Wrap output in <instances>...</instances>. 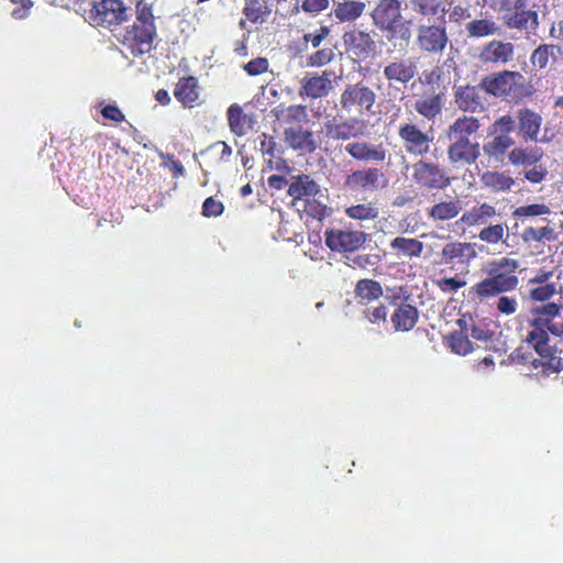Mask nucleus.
<instances>
[{
	"mask_svg": "<svg viewBox=\"0 0 563 563\" xmlns=\"http://www.w3.org/2000/svg\"><path fill=\"white\" fill-rule=\"evenodd\" d=\"M519 307L518 300L516 297L511 296H503L499 295L497 301H496V310L500 314L505 316H512L517 312Z\"/></svg>",
	"mask_w": 563,
	"mask_h": 563,
	"instance_id": "603ef678",
	"label": "nucleus"
},
{
	"mask_svg": "<svg viewBox=\"0 0 563 563\" xmlns=\"http://www.w3.org/2000/svg\"><path fill=\"white\" fill-rule=\"evenodd\" d=\"M514 49L509 42L492 41L483 48L481 58L485 63L506 64L512 58Z\"/></svg>",
	"mask_w": 563,
	"mask_h": 563,
	"instance_id": "2f4dec72",
	"label": "nucleus"
},
{
	"mask_svg": "<svg viewBox=\"0 0 563 563\" xmlns=\"http://www.w3.org/2000/svg\"><path fill=\"white\" fill-rule=\"evenodd\" d=\"M543 157V150L538 146H516L508 153V161L512 166H531Z\"/></svg>",
	"mask_w": 563,
	"mask_h": 563,
	"instance_id": "f704fd0d",
	"label": "nucleus"
},
{
	"mask_svg": "<svg viewBox=\"0 0 563 563\" xmlns=\"http://www.w3.org/2000/svg\"><path fill=\"white\" fill-rule=\"evenodd\" d=\"M496 216V207L488 202H483L466 210L456 221V224L467 228L486 225Z\"/></svg>",
	"mask_w": 563,
	"mask_h": 563,
	"instance_id": "b1692460",
	"label": "nucleus"
},
{
	"mask_svg": "<svg viewBox=\"0 0 563 563\" xmlns=\"http://www.w3.org/2000/svg\"><path fill=\"white\" fill-rule=\"evenodd\" d=\"M548 278V274H542L541 276H537L532 279H530V284L537 286H533L529 290V296L531 300L534 301H545L550 299L555 292V286L554 284H544V280Z\"/></svg>",
	"mask_w": 563,
	"mask_h": 563,
	"instance_id": "79ce46f5",
	"label": "nucleus"
},
{
	"mask_svg": "<svg viewBox=\"0 0 563 563\" xmlns=\"http://www.w3.org/2000/svg\"><path fill=\"white\" fill-rule=\"evenodd\" d=\"M454 102L456 107L463 112L474 113L484 110L482 89L478 86H455Z\"/></svg>",
	"mask_w": 563,
	"mask_h": 563,
	"instance_id": "aec40b11",
	"label": "nucleus"
},
{
	"mask_svg": "<svg viewBox=\"0 0 563 563\" xmlns=\"http://www.w3.org/2000/svg\"><path fill=\"white\" fill-rule=\"evenodd\" d=\"M558 47L553 44H541L531 54L530 62L534 67L545 68L550 57L554 56Z\"/></svg>",
	"mask_w": 563,
	"mask_h": 563,
	"instance_id": "09e8293b",
	"label": "nucleus"
},
{
	"mask_svg": "<svg viewBox=\"0 0 563 563\" xmlns=\"http://www.w3.org/2000/svg\"><path fill=\"white\" fill-rule=\"evenodd\" d=\"M412 11L420 16H437L446 12L442 0H411Z\"/></svg>",
	"mask_w": 563,
	"mask_h": 563,
	"instance_id": "37998d69",
	"label": "nucleus"
},
{
	"mask_svg": "<svg viewBox=\"0 0 563 563\" xmlns=\"http://www.w3.org/2000/svg\"><path fill=\"white\" fill-rule=\"evenodd\" d=\"M466 285L464 279L457 277H444L437 282V286L443 292H455Z\"/></svg>",
	"mask_w": 563,
	"mask_h": 563,
	"instance_id": "052dcab7",
	"label": "nucleus"
},
{
	"mask_svg": "<svg viewBox=\"0 0 563 563\" xmlns=\"http://www.w3.org/2000/svg\"><path fill=\"white\" fill-rule=\"evenodd\" d=\"M223 211V203L213 197H208L202 203L201 214L206 218L219 217Z\"/></svg>",
	"mask_w": 563,
	"mask_h": 563,
	"instance_id": "864d4df0",
	"label": "nucleus"
},
{
	"mask_svg": "<svg viewBox=\"0 0 563 563\" xmlns=\"http://www.w3.org/2000/svg\"><path fill=\"white\" fill-rule=\"evenodd\" d=\"M302 212L312 219L321 221L327 214V206L312 198H307L303 200V209Z\"/></svg>",
	"mask_w": 563,
	"mask_h": 563,
	"instance_id": "8fccbe9b",
	"label": "nucleus"
},
{
	"mask_svg": "<svg viewBox=\"0 0 563 563\" xmlns=\"http://www.w3.org/2000/svg\"><path fill=\"white\" fill-rule=\"evenodd\" d=\"M507 236V225L505 223L488 224L478 233V239L489 245H496L499 242H505Z\"/></svg>",
	"mask_w": 563,
	"mask_h": 563,
	"instance_id": "c03bdc74",
	"label": "nucleus"
},
{
	"mask_svg": "<svg viewBox=\"0 0 563 563\" xmlns=\"http://www.w3.org/2000/svg\"><path fill=\"white\" fill-rule=\"evenodd\" d=\"M479 179L482 186L493 192L509 191L515 185V179L505 172L487 170L481 175Z\"/></svg>",
	"mask_w": 563,
	"mask_h": 563,
	"instance_id": "4c0bfd02",
	"label": "nucleus"
},
{
	"mask_svg": "<svg viewBox=\"0 0 563 563\" xmlns=\"http://www.w3.org/2000/svg\"><path fill=\"white\" fill-rule=\"evenodd\" d=\"M90 4L89 9L82 5L79 12H82L86 21L92 26L111 29L129 19V8L123 0H98L91 1Z\"/></svg>",
	"mask_w": 563,
	"mask_h": 563,
	"instance_id": "423d86ee",
	"label": "nucleus"
},
{
	"mask_svg": "<svg viewBox=\"0 0 563 563\" xmlns=\"http://www.w3.org/2000/svg\"><path fill=\"white\" fill-rule=\"evenodd\" d=\"M462 211V202L457 198L442 200L434 203L427 212L433 221H449L456 218Z\"/></svg>",
	"mask_w": 563,
	"mask_h": 563,
	"instance_id": "c9c22d12",
	"label": "nucleus"
},
{
	"mask_svg": "<svg viewBox=\"0 0 563 563\" xmlns=\"http://www.w3.org/2000/svg\"><path fill=\"white\" fill-rule=\"evenodd\" d=\"M563 371V357L556 356V357H550L549 361L544 364V366L541 368V372L550 376L554 373H560Z\"/></svg>",
	"mask_w": 563,
	"mask_h": 563,
	"instance_id": "774afa93",
	"label": "nucleus"
},
{
	"mask_svg": "<svg viewBox=\"0 0 563 563\" xmlns=\"http://www.w3.org/2000/svg\"><path fill=\"white\" fill-rule=\"evenodd\" d=\"M471 18L470 8L463 7L462 4H451V9L449 11V20L452 23L461 24L462 21Z\"/></svg>",
	"mask_w": 563,
	"mask_h": 563,
	"instance_id": "69168bd1",
	"label": "nucleus"
},
{
	"mask_svg": "<svg viewBox=\"0 0 563 563\" xmlns=\"http://www.w3.org/2000/svg\"><path fill=\"white\" fill-rule=\"evenodd\" d=\"M551 209L545 203H530L517 207L512 211V217L518 220L531 219L537 217L549 216Z\"/></svg>",
	"mask_w": 563,
	"mask_h": 563,
	"instance_id": "a18cd8bd",
	"label": "nucleus"
},
{
	"mask_svg": "<svg viewBox=\"0 0 563 563\" xmlns=\"http://www.w3.org/2000/svg\"><path fill=\"white\" fill-rule=\"evenodd\" d=\"M345 152L357 162L382 163L386 159L387 150L383 144H372L364 141H354L347 143Z\"/></svg>",
	"mask_w": 563,
	"mask_h": 563,
	"instance_id": "6ab92c4d",
	"label": "nucleus"
},
{
	"mask_svg": "<svg viewBox=\"0 0 563 563\" xmlns=\"http://www.w3.org/2000/svg\"><path fill=\"white\" fill-rule=\"evenodd\" d=\"M268 60L265 57H256L244 65V70L250 76H258L268 69Z\"/></svg>",
	"mask_w": 563,
	"mask_h": 563,
	"instance_id": "bf43d9fd",
	"label": "nucleus"
},
{
	"mask_svg": "<svg viewBox=\"0 0 563 563\" xmlns=\"http://www.w3.org/2000/svg\"><path fill=\"white\" fill-rule=\"evenodd\" d=\"M481 122L473 115L456 118L445 130V136L450 142L472 141L471 136L477 134Z\"/></svg>",
	"mask_w": 563,
	"mask_h": 563,
	"instance_id": "412c9836",
	"label": "nucleus"
},
{
	"mask_svg": "<svg viewBox=\"0 0 563 563\" xmlns=\"http://www.w3.org/2000/svg\"><path fill=\"white\" fill-rule=\"evenodd\" d=\"M515 144L510 135L497 134L483 145V152L489 159L503 162L505 154Z\"/></svg>",
	"mask_w": 563,
	"mask_h": 563,
	"instance_id": "58836bf2",
	"label": "nucleus"
},
{
	"mask_svg": "<svg viewBox=\"0 0 563 563\" xmlns=\"http://www.w3.org/2000/svg\"><path fill=\"white\" fill-rule=\"evenodd\" d=\"M330 34V29L325 25L320 26L314 33H306L303 35V42L311 43L313 48L320 46L323 40Z\"/></svg>",
	"mask_w": 563,
	"mask_h": 563,
	"instance_id": "0e129e2a",
	"label": "nucleus"
},
{
	"mask_svg": "<svg viewBox=\"0 0 563 563\" xmlns=\"http://www.w3.org/2000/svg\"><path fill=\"white\" fill-rule=\"evenodd\" d=\"M376 92L365 82L347 84L339 97L338 110L345 115L374 114Z\"/></svg>",
	"mask_w": 563,
	"mask_h": 563,
	"instance_id": "39448f33",
	"label": "nucleus"
},
{
	"mask_svg": "<svg viewBox=\"0 0 563 563\" xmlns=\"http://www.w3.org/2000/svg\"><path fill=\"white\" fill-rule=\"evenodd\" d=\"M518 268L519 261L516 258L501 257L492 261L486 269L487 276L470 287V298L482 303L490 298L516 290L519 285Z\"/></svg>",
	"mask_w": 563,
	"mask_h": 563,
	"instance_id": "f257e3e1",
	"label": "nucleus"
},
{
	"mask_svg": "<svg viewBox=\"0 0 563 563\" xmlns=\"http://www.w3.org/2000/svg\"><path fill=\"white\" fill-rule=\"evenodd\" d=\"M416 112L428 121H433L443 109V93L432 92L416 99L413 103Z\"/></svg>",
	"mask_w": 563,
	"mask_h": 563,
	"instance_id": "c756f323",
	"label": "nucleus"
},
{
	"mask_svg": "<svg viewBox=\"0 0 563 563\" xmlns=\"http://www.w3.org/2000/svg\"><path fill=\"white\" fill-rule=\"evenodd\" d=\"M101 114L104 119L113 121L115 123H121L125 120L123 112L120 110L118 106L114 104H106L101 109Z\"/></svg>",
	"mask_w": 563,
	"mask_h": 563,
	"instance_id": "338daca9",
	"label": "nucleus"
},
{
	"mask_svg": "<svg viewBox=\"0 0 563 563\" xmlns=\"http://www.w3.org/2000/svg\"><path fill=\"white\" fill-rule=\"evenodd\" d=\"M411 294L407 286L396 285L386 288L385 299L393 307H400L408 303Z\"/></svg>",
	"mask_w": 563,
	"mask_h": 563,
	"instance_id": "de8ad7c7",
	"label": "nucleus"
},
{
	"mask_svg": "<svg viewBox=\"0 0 563 563\" xmlns=\"http://www.w3.org/2000/svg\"><path fill=\"white\" fill-rule=\"evenodd\" d=\"M482 87L490 95L498 97L519 98L526 95L525 77L517 71H504L496 76H487Z\"/></svg>",
	"mask_w": 563,
	"mask_h": 563,
	"instance_id": "6e6552de",
	"label": "nucleus"
},
{
	"mask_svg": "<svg viewBox=\"0 0 563 563\" xmlns=\"http://www.w3.org/2000/svg\"><path fill=\"white\" fill-rule=\"evenodd\" d=\"M11 3L15 4V8L11 11V16L14 20H24L26 19L31 10L34 5L32 0H9Z\"/></svg>",
	"mask_w": 563,
	"mask_h": 563,
	"instance_id": "6e6d98bb",
	"label": "nucleus"
},
{
	"mask_svg": "<svg viewBox=\"0 0 563 563\" xmlns=\"http://www.w3.org/2000/svg\"><path fill=\"white\" fill-rule=\"evenodd\" d=\"M446 155L452 166H471L481 156V145L477 141L450 142Z\"/></svg>",
	"mask_w": 563,
	"mask_h": 563,
	"instance_id": "a211bd4d",
	"label": "nucleus"
},
{
	"mask_svg": "<svg viewBox=\"0 0 563 563\" xmlns=\"http://www.w3.org/2000/svg\"><path fill=\"white\" fill-rule=\"evenodd\" d=\"M477 256L474 244L470 242H449L440 253V263L444 265L468 266V264Z\"/></svg>",
	"mask_w": 563,
	"mask_h": 563,
	"instance_id": "f3484780",
	"label": "nucleus"
},
{
	"mask_svg": "<svg viewBox=\"0 0 563 563\" xmlns=\"http://www.w3.org/2000/svg\"><path fill=\"white\" fill-rule=\"evenodd\" d=\"M417 74V63L411 58L395 57L383 66V76L390 88L406 87Z\"/></svg>",
	"mask_w": 563,
	"mask_h": 563,
	"instance_id": "f8f14e48",
	"label": "nucleus"
},
{
	"mask_svg": "<svg viewBox=\"0 0 563 563\" xmlns=\"http://www.w3.org/2000/svg\"><path fill=\"white\" fill-rule=\"evenodd\" d=\"M366 4L360 0H343L334 3L333 15L340 23H352L361 18Z\"/></svg>",
	"mask_w": 563,
	"mask_h": 563,
	"instance_id": "72a5a7b5",
	"label": "nucleus"
},
{
	"mask_svg": "<svg viewBox=\"0 0 563 563\" xmlns=\"http://www.w3.org/2000/svg\"><path fill=\"white\" fill-rule=\"evenodd\" d=\"M369 15L373 25L385 33L388 41H399L400 46H409L412 21L404 16L401 0H379Z\"/></svg>",
	"mask_w": 563,
	"mask_h": 563,
	"instance_id": "7ed1b4c3",
	"label": "nucleus"
},
{
	"mask_svg": "<svg viewBox=\"0 0 563 563\" xmlns=\"http://www.w3.org/2000/svg\"><path fill=\"white\" fill-rule=\"evenodd\" d=\"M533 312L539 316L538 319L549 320V322H551V319L560 313V306L554 302H548L536 307Z\"/></svg>",
	"mask_w": 563,
	"mask_h": 563,
	"instance_id": "e2e57ef3",
	"label": "nucleus"
},
{
	"mask_svg": "<svg viewBox=\"0 0 563 563\" xmlns=\"http://www.w3.org/2000/svg\"><path fill=\"white\" fill-rule=\"evenodd\" d=\"M329 4V0H302L301 9L308 14L317 15L320 12L327 10Z\"/></svg>",
	"mask_w": 563,
	"mask_h": 563,
	"instance_id": "680f3d73",
	"label": "nucleus"
},
{
	"mask_svg": "<svg viewBox=\"0 0 563 563\" xmlns=\"http://www.w3.org/2000/svg\"><path fill=\"white\" fill-rule=\"evenodd\" d=\"M284 137L287 145L295 151L310 154L317 150L313 133L300 125L286 129Z\"/></svg>",
	"mask_w": 563,
	"mask_h": 563,
	"instance_id": "4be33fe9",
	"label": "nucleus"
},
{
	"mask_svg": "<svg viewBox=\"0 0 563 563\" xmlns=\"http://www.w3.org/2000/svg\"><path fill=\"white\" fill-rule=\"evenodd\" d=\"M411 170V181L420 191L444 190L453 181L446 169L435 162L419 159Z\"/></svg>",
	"mask_w": 563,
	"mask_h": 563,
	"instance_id": "0eeeda50",
	"label": "nucleus"
},
{
	"mask_svg": "<svg viewBox=\"0 0 563 563\" xmlns=\"http://www.w3.org/2000/svg\"><path fill=\"white\" fill-rule=\"evenodd\" d=\"M543 222H547L545 225L536 228V227H527L521 233V240L528 244H544L545 242H553L558 239V233L551 221L542 219Z\"/></svg>",
	"mask_w": 563,
	"mask_h": 563,
	"instance_id": "473e14b6",
	"label": "nucleus"
},
{
	"mask_svg": "<svg viewBox=\"0 0 563 563\" xmlns=\"http://www.w3.org/2000/svg\"><path fill=\"white\" fill-rule=\"evenodd\" d=\"M468 37H485L494 35L498 32L499 27L492 19H475L465 25Z\"/></svg>",
	"mask_w": 563,
	"mask_h": 563,
	"instance_id": "a19ab883",
	"label": "nucleus"
},
{
	"mask_svg": "<svg viewBox=\"0 0 563 563\" xmlns=\"http://www.w3.org/2000/svg\"><path fill=\"white\" fill-rule=\"evenodd\" d=\"M461 331H454L448 336V344L452 352L466 355L473 351V344L468 336V327L465 320H459Z\"/></svg>",
	"mask_w": 563,
	"mask_h": 563,
	"instance_id": "ea45409f",
	"label": "nucleus"
},
{
	"mask_svg": "<svg viewBox=\"0 0 563 563\" xmlns=\"http://www.w3.org/2000/svg\"><path fill=\"white\" fill-rule=\"evenodd\" d=\"M389 247L393 254L399 260H412L422 255L424 245L416 238L396 236L390 243Z\"/></svg>",
	"mask_w": 563,
	"mask_h": 563,
	"instance_id": "a878e982",
	"label": "nucleus"
},
{
	"mask_svg": "<svg viewBox=\"0 0 563 563\" xmlns=\"http://www.w3.org/2000/svg\"><path fill=\"white\" fill-rule=\"evenodd\" d=\"M174 96L185 108H194L199 99V84L195 76L179 78Z\"/></svg>",
	"mask_w": 563,
	"mask_h": 563,
	"instance_id": "bb28decb",
	"label": "nucleus"
},
{
	"mask_svg": "<svg viewBox=\"0 0 563 563\" xmlns=\"http://www.w3.org/2000/svg\"><path fill=\"white\" fill-rule=\"evenodd\" d=\"M363 313L373 324L385 323L387 320V308L383 303L373 308H366Z\"/></svg>",
	"mask_w": 563,
	"mask_h": 563,
	"instance_id": "4d7b16f0",
	"label": "nucleus"
},
{
	"mask_svg": "<svg viewBox=\"0 0 563 563\" xmlns=\"http://www.w3.org/2000/svg\"><path fill=\"white\" fill-rule=\"evenodd\" d=\"M387 185L388 179L385 173L376 167L354 170L344 180V187L351 191L374 192Z\"/></svg>",
	"mask_w": 563,
	"mask_h": 563,
	"instance_id": "9d476101",
	"label": "nucleus"
},
{
	"mask_svg": "<svg viewBox=\"0 0 563 563\" xmlns=\"http://www.w3.org/2000/svg\"><path fill=\"white\" fill-rule=\"evenodd\" d=\"M494 334V331L489 330L487 327H482L474 322H472L468 328V336L483 343L492 342Z\"/></svg>",
	"mask_w": 563,
	"mask_h": 563,
	"instance_id": "13d9d810",
	"label": "nucleus"
},
{
	"mask_svg": "<svg viewBox=\"0 0 563 563\" xmlns=\"http://www.w3.org/2000/svg\"><path fill=\"white\" fill-rule=\"evenodd\" d=\"M518 135L528 141H538V135L542 124V117L531 109L523 108L518 110Z\"/></svg>",
	"mask_w": 563,
	"mask_h": 563,
	"instance_id": "5701e85b",
	"label": "nucleus"
},
{
	"mask_svg": "<svg viewBox=\"0 0 563 563\" xmlns=\"http://www.w3.org/2000/svg\"><path fill=\"white\" fill-rule=\"evenodd\" d=\"M398 136L407 154L423 157L430 153L433 136L411 122L401 123Z\"/></svg>",
	"mask_w": 563,
	"mask_h": 563,
	"instance_id": "1a4fd4ad",
	"label": "nucleus"
},
{
	"mask_svg": "<svg viewBox=\"0 0 563 563\" xmlns=\"http://www.w3.org/2000/svg\"><path fill=\"white\" fill-rule=\"evenodd\" d=\"M367 240L363 231L330 229L325 231V245L333 252L347 253L362 247Z\"/></svg>",
	"mask_w": 563,
	"mask_h": 563,
	"instance_id": "ddd939ff",
	"label": "nucleus"
},
{
	"mask_svg": "<svg viewBox=\"0 0 563 563\" xmlns=\"http://www.w3.org/2000/svg\"><path fill=\"white\" fill-rule=\"evenodd\" d=\"M354 295L358 303L368 305L369 302L379 299L384 295V289L379 282L371 278H363L356 283Z\"/></svg>",
	"mask_w": 563,
	"mask_h": 563,
	"instance_id": "e433bc0d",
	"label": "nucleus"
},
{
	"mask_svg": "<svg viewBox=\"0 0 563 563\" xmlns=\"http://www.w3.org/2000/svg\"><path fill=\"white\" fill-rule=\"evenodd\" d=\"M378 208L374 203H360L345 209V214L354 220H374L378 217Z\"/></svg>",
	"mask_w": 563,
	"mask_h": 563,
	"instance_id": "49530a36",
	"label": "nucleus"
},
{
	"mask_svg": "<svg viewBox=\"0 0 563 563\" xmlns=\"http://www.w3.org/2000/svg\"><path fill=\"white\" fill-rule=\"evenodd\" d=\"M320 191V186L310 175L301 174L291 177L287 194L294 200H301L314 197Z\"/></svg>",
	"mask_w": 563,
	"mask_h": 563,
	"instance_id": "cd10ccee",
	"label": "nucleus"
},
{
	"mask_svg": "<svg viewBox=\"0 0 563 563\" xmlns=\"http://www.w3.org/2000/svg\"><path fill=\"white\" fill-rule=\"evenodd\" d=\"M548 174V168L544 165L537 163L531 165V168L527 169L523 173V176L525 179L531 184H540L547 178Z\"/></svg>",
	"mask_w": 563,
	"mask_h": 563,
	"instance_id": "5fc2aeb1",
	"label": "nucleus"
},
{
	"mask_svg": "<svg viewBox=\"0 0 563 563\" xmlns=\"http://www.w3.org/2000/svg\"><path fill=\"white\" fill-rule=\"evenodd\" d=\"M156 35L153 5L145 0H139L135 4V20L115 37L133 57H141L153 49Z\"/></svg>",
	"mask_w": 563,
	"mask_h": 563,
	"instance_id": "f03ea898",
	"label": "nucleus"
},
{
	"mask_svg": "<svg viewBox=\"0 0 563 563\" xmlns=\"http://www.w3.org/2000/svg\"><path fill=\"white\" fill-rule=\"evenodd\" d=\"M335 73L325 69L321 75L308 74L300 80L299 96L301 98L321 99L333 90L332 79Z\"/></svg>",
	"mask_w": 563,
	"mask_h": 563,
	"instance_id": "2eb2a0df",
	"label": "nucleus"
},
{
	"mask_svg": "<svg viewBox=\"0 0 563 563\" xmlns=\"http://www.w3.org/2000/svg\"><path fill=\"white\" fill-rule=\"evenodd\" d=\"M551 324L552 322H549V320L534 319L532 321L526 342L533 347L536 353H542L545 347L550 346L549 327Z\"/></svg>",
	"mask_w": 563,
	"mask_h": 563,
	"instance_id": "7c9ffc66",
	"label": "nucleus"
},
{
	"mask_svg": "<svg viewBox=\"0 0 563 563\" xmlns=\"http://www.w3.org/2000/svg\"><path fill=\"white\" fill-rule=\"evenodd\" d=\"M342 38L346 52L355 59L366 60L376 52V41L367 31L354 27L345 32Z\"/></svg>",
	"mask_w": 563,
	"mask_h": 563,
	"instance_id": "4468645a",
	"label": "nucleus"
},
{
	"mask_svg": "<svg viewBox=\"0 0 563 563\" xmlns=\"http://www.w3.org/2000/svg\"><path fill=\"white\" fill-rule=\"evenodd\" d=\"M418 320V308L411 303L396 308L390 317L393 328L396 332H408L412 330Z\"/></svg>",
	"mask_w": 563,
	"mask_h": 563,
	"instance_id": "c85d7f7f",
	"label": "nucleus"
},
{
	"mask_svg": "<svg viewBox=\"0 0 563 563\" xmlns=\"http://www.w3.org/2000/svg\"><path fill=\"white\" fill-rule=\"evenodd\" d=\"M538 8L531 0H504L503 23L509 30L536 34L540 26Z\"/></svg>",
	"mask_w": 563,
	"mask_h": 563,
	"instance_id": "20e7f679",
	"label": "nucleus"
},
{
	"mask_svg": "<svg viewBox=\"0 0 563 563\" xmlns=\"http://www.w3.org/2000/svg\"><path fill=\"white\" fill-rule=\"evenodd\" d=\"M449 42L446 29L440 24L420 25L418 29L417 44L422 52L442 53Z\"/></svg>",
	"mask_w": 563,
	"mask_h": 563,
	"instance_id": "dca6fc26",
	"label": "nucleus"
},
{
	"mask_svg": "<svg viewBox=\"0 0 563 563\" xmlns=\"http://www.w3.org/2000/svg\"><path fill=\"white\" fill-rule=\"evenodd\" d=\"M227 118L230 131L236 136L246 135L255 124L254 115L245 113L238 103L228 108Z\"/></svg>",
	"mask_w": 563,
	"mask_h": 563,
	"instance_id": "393cba45",
	"label": "nucleus"
},
{
	"mask_svg": "<svg viewBox=\"0 0 563 563\" xmlns=\"http://www.w3.org/2000/svg\"><path fill=\"white\" fill-rule=\"evenodd\" d=\"M325 135L333 141H349L360 139L367 132V122L357 117H350L338 121L335 118L324 123Z\"/></svg>",
	"mask_w": 563,
	"mask_h": 563,
	"instance_id": "9b49d317",
	"label": "nucleus"
},
{
	"mask_svg": "<svg viewBox=\"0 0 563 563\" xmlns=\"http://www.w3.org/2000/svg\"><path fill=\"white\" fill-rule=\"evenodd\" d=\"M334 58V52L330 47L318 49L308 57L307 64L311 67H322Z\"/></svg>",
	"mask_w": 563,
	"mask_h": 563,
	"instance_id": "3c124183",
	"label": "nucleus"
}]
</instances>
